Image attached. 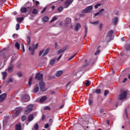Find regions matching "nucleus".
<instances>
[{
    "label": "nucleus",
    "mask_w": 130,
    "mask_h": 130,
    "mask_svg": "<svg viewBox=\"0 0 130 130\" xmlns=\"http://www.w3.org/2000/svg\"><path fill=\"white\" fill-rule=\"evenodd\" d=\"M21 111L22 108L19 107L16 108L12 113L13 117H16V116H18Z\"/></svg>",
    "instance_id": "f257e3e1"
},
{
    "label": "nucleus",
    "mask_w": 130,
    "mask_h": 130,
    "mask_svg": "<svg viewBox=\"0 0 130 130\" xmlns=\"http://www.w3.org/2000/svg\"><path fill=\"white\" fill-rule=\"evenodd\" d=\"M50 49V48H48L45 50H42L40 51V53L39 54V56H41V55H42V56H45L47 55V54H48V53L49 52ZM42 54H43V55H42Z\"/></svg>",
    "instance_id": "f03ea898"
},
{
    "label": "nucleus",
    "mask_w": 130,
    "mask_h": 130,
    "mask_svg": "<svg viewBox=\"0 0 130 130\" xmlns=\"http://www.w3.org/2000/svg\"><path fill=\"white\" fill-rule=\"evenodd\" d=\"M32 110H33V105H28L26 109L24 111V114H29Z\"/></svg>",
    "instance_id": "7ed1b4c3"
},
{
    "label": "nucleus",
    "mask_w": 130,
    "mask_h": 130,
    "mask_svg": "<svg viewBox=\"0 0 130 130\" xmlns=\"http://www.w3.org/2000/svg\"><path fill=\"white\" fill-rule=\"evenodd\" d=\"M126 94L127 92L125 91H122V90H121V93L119 95V100H122V99H124L125 97H126Z\"/></svg>",
    "instance_id": "20e7f679"
},
{
    "label": "nucleus",
    "mask_w": 130,
    "mask_h": 130,
    "mask_svg": "<svg viewBox=\"0 0 130 130\" xmlns=\"http://www.w3.org/2000/svg\"><path fill=\"white\" fill-rule=\"evenodd\" d=\"M29 100L30 96H29L28 94L24 95L21 97V101H22V102H28Z\"/></svg>",
    "instance_id": "39448f33"
},
{
    "label": "nucleus",
    "mask_w": 130,
    "mask_h": 130,
    "mask_svg": "<svg viewBox=\"0 0 130 130\" xmlns=\"http://www.w3.org/2000/svg\"><path fill=\"white\" fill-rule=\"evenodd\" d=\"M39 86L41 91H46V88H45V83H44L43 81L40 82Z\"/></svg>",
    "instance_id": "423d86ee"
},
{
    "label": "nucleus",
    "mask_w": 130,
    "mask_h": 130,
    "mask_svg": "<svg viewBox=\"0 0 130 130\" xmlns=\"http://www.w3.org/2000/svg\"><path fill=\"white\" fill-rule=\"evenodd\" d=\"M36 79L41 81V80H43V74L41 73H38L36 76Z\"/></svg>",
    "instance_id": "0eeeda50"
},
{
    "label": "nucleus",
    "mask_w": 130,
    "mask_h": 130,
    "mask_svg": "<svg viewBox=\"0 0 130 130\" xmlns=\"http://www.w3.org/2000/svg\"><path fill=\"white\" fill-rule=\"evenodd\" d=\"M73 2H74V0H67L65 2V8H69Z\"/></svg>",
    "instance_id": "6e6552de"
},
{
    "label": "nucleus",
    "mask_w": 130,
    "mask_h": 130,
    "mask_svg": "<svg viewBox=\"0 0 130 130\" xmlns=\"http://www.w3.org/2000/svg\"><path fill=\"white\" fill-rule=\"evenodd\" d=\"M93 9V6H90L86 8L85 10H83V13H89Z\"/></svg>",
    "instance_id": "1a4fd4ad"
},
{
    "label": "nucleus",
    "mask_w": 130,
    "mask_h": 130,
    "mask_svg": "<svg viewBox=\"0 0 130 130\" xmlns=\"http://www.w3.org/2000/svg\"><path fill=\"white\" fill-rule=\"evenodd\" d=\"M62 74H63V71H62V70H59L56 72L55 76L56 77H60V76H61Z\"/></svg>",
    "instance_id": "9d476101"
},
{
    "label": "nucleus",
    "mask_w": 130,
    "mask_h": 130,
    "mask_svg": "<svg viewBox=\"0 0 130 130\" xmlns=\"http://www.w3.org/2000/svg\"><path fill=\"white\" fill-rule=\"evenodd\" d=\"M6 98H7V94L6 93L2 94L1 95H0V102L4 101V100H5Z\"/></svg>",
    "instance_id": "9b49d317"
},
{
    "label": "nucleus",
    "mask_w": 130,
    "mask_h": 130,
    "mask_svg": "<svg viewBox=\"0 0 130 130\" xmlns=\"http://www.w3.org/2000/svg\"><path fill=\"white\" fill-rule=\"evenodd\" d=\"M32 46L34 48H32L31 52V54L33 55V54H34V50L37 49V48H38V43L36 44L35 47H34V45H32Z\"/></svg>",
    "instance_id": "f8f14e48"
},
{
    "label": "nucleus",
    "mask_w": 130,
    "mask_h": 130,
    "mask_svg": "<svg viewBox=\"0 0 130 130\" xmlns=\"http://www.w3.org/2000/svg\"><path fill=\"white\" fill-rule=\"evenodd\" d=\"M34 119V117L33 115H29L28 117V122H30V121H32Z\"/></svg>",
    "instance_id": "ddd939ff"
},
{
    "label": "nucleus",
    "mask_w": 130,
    "mask_h": 130,
    "mask_svg": "<svg viewBox=\"0 0 130 130\" xmlns=\"http://www.w3.org/2000/svg\"><path fill=\"white\" fill-rule=\"evenodd\" d=\"M118 22V17H115L113 19V23L114 25H117V23Z\"/></svg>",
    "instance_id": "4468645a"
},
{
    "label": "nucleus",
    "mask_w": 130,
    "mask_h": 130,
    "mask_svg": "<svg viewBox=\"0 0 130 130\" xmlns=\"http://www.w3.org/2000/svg\"><path fill=\"white\" fill-rule=\"evenodd\" d=\"M113 34V30H110L108 33L107 37H109V39L111 38V36H112Z\"/></svg>",
    "instance_id": "2eb2a0df"
},
{
    "label": "nucleus",
    "mask_w": 130,
    "mask_h": 130,
    "mask_svg": "<svg viewBox=\"0 0 130 130\" xmlns=\"http://www.w3.org/2000/svg\"><path fill=\"white\" fill-rule=\"evenodd\" d=\"M46 99H47V97L46 96L42 97L40 100V103H42L43 102H44L45 100H46Z\"/></svg>",
    "instance_id": "dca6fc26"
},
{
    "label": "nucleus",
    "mask_w": 130,
    "mask_h": 130,
    "mask_svg": "<svg viewBox=\"0 0 130 130\" xmlns=\"http://www.w3.org/2000/svg\"><path fill=\"white\" fill-rule=\"evenodd\" d=\"M13 68H14V65H11L9 67L8 69L9 73H12V72H13Z\"/></svg>",
    "instance_id": "f3484780"
},
{
    "label": "nucleus",
    "mask_w": 130,
    "mask_h": 130,
    "mask_svg": "<svg viewBox=\"0 0 130 130\" xmlns=\"http://www.w3.org/2000/svg\"><path fill=\"white\" fill-rule=\"evenodd\" d=\"M21 128H22V127L21 126V124L20 123H19L18 124H17L15 126V129L16 130H21Z\"/></svg>",
    "instance_id": "a211bd4d"
},
{
    "label": "nucleus",
    "mask_w": 130,
    "mask_h": 130,
    "mask_svg": "<svg viewBox=\"0 0 130 130\" xmlns=\"http://www.w3.org/2000/svg\"><path fill=\"white\" fill-rule=\"evenodd\" d=\"M2 57L4 58V59L7 60L9 58V55L8 54H3L2 55Z\"/></svg>",
    "instance_id": "6ab92c4d"
},
{
    "label": "nucleus",
    "mask_w": 130,
    "mask_h": 130,
    "mask_svg": "<svg viewBox=\"0 0 130 130\" xmlns=\"http://www.w3.org/2000/svg\"><path fill=\"white\" fill-rule=\"evenodd\" d=\"M25 6L27 9H29V8H31V7L32 6V3H31L30 2H28L25 4Z\"/></svg>",
    "instance_id": "aec40b11"
},
{
    "label": "nucleus",
    "mask_w": 130,
    "mask_h": 130,
    "mask_svg": "<svg viewBox=\"0 0 130 130\" xmlns=\"http://www.w3.org/2000/svg\"><path fill=\"white\" fill-rule=\"evenodd\" d=\"M80 28H81V24H80L79 23H77L75 28L76 31H79V29H80Z\"/></svg>",
    "instance_id": "412c9836"
},
{
    "label": "nucleus",
    "mask_w": 130,
    "mask_h": 130,
    "mask_svg": "<svg viewBox=\"0 0 130 130\" xmlns=\"http://www.w3.org/2000/svg\"><path fill=\"white\" fill-rule=\"evenodd\" d=\"M56 60V58H54L52 59L50 61V64L51 65L54 64V63L55 62Z\"/></svg>",
    "instance_id": "4be33fe9"
},
{
    "label": "nucleus",
    "mask_w": 130,
    "mask_h": 130,
    "mask_svg": "<svg viewBox=\"0 0 130 130\" xmlns=\"http://www.w3.org/2000/svg\"><path fill=\"white\" fill-rule=\"evenodd\" d=\"M20 11L21 13H27V9L25 7L21 8Z\"/></svg>",
    "instance_id": "5701e85b"
},
{
    "label": "nucleus",
    "mask_w": 130,
    "mask_h": 130,
    "mask_svg": "<svg viewBox=\"0 0 130 130\" xmlns=\"http://www.w3.org/2000/svg\"><path fill=\"white\" fill-rule=\"evenodd\" d=\"M48 20H49V18H48L47 16H45L42 18V21L43 22H47Z\"/></svg>",
    "instance_id": "b1692460"
},
{
    "label": "nucleus",
    "mask_w": 130,
    "mask_h": 130,
    "mask_svg": "<svg viewBox=\"0 0 130 130\" xmlns=\"http://www.w3.org/2000/svg\"><path fill=\"white\" fill-rule=\"evenodd\" d=\"M39 91V87L38 86L36 87L33 90V93H37Z\"/></svg>",
    "instance_id": "393cba45"
},
{
    "label": "nucleus",
    "mask_w": 130,
    "mask_h": 130,
    "mask_svg": "<svg viewBox=\"0 0 130 130\" xmlns=\"http://www.w3.org/2000/svg\"><path fill=\"white\" fill-rule=\"evenodd\" d=\"M31 42V39L30 38V37L28 36L27 37V43L28 45H30V43Z\"/></svg>",
    "instance_id": "a878e982"
},
{
    "label": "nucleus",
    "mask_w": 130,
    "mask_h": 130,
    "mask_svg": "<svg viewBox=\"0 0 130 130\" xmlns=\"http://www.w3.org/2000/svg\"><path fill=\"white\" fill-rule=\"evenodd\" d=\"M2 75L3 76V80H5V79H6V78H7V72H3Z\"/></svg>",
    "instance_id": "bb28decb"
},
{
    "label": "nucleus",
    "mask_w": 130,
    "mask_h": 130,
    "mask_svg": "<svg viewBox=\"0 0 130 130\" xmlns=\"http://www.w3.org/2000/svg\"><path fill=\"white\" fill-rule=\"evenodd\" d=\"M64 50H66L65 48H64L63 49H61L60 50L58 51V54H60V53H62V52H63L64 51Z\"/></svg>",
    "instance_id": "cd10ccee"
},
{
    "label": "nucleus",
    "mask_w": 130,
    "mask_h": 130,
    "mask_svg": "<svg viewBox=\"0 0 130 130\" xmlns=\"http://www.w3.org/2000/svg\"><path fill=\"white\" fill-rule=\"evenodd\" d=\"M66 21L67 22V24H71L72 22V19L70 18H67L66 19Z\"/></svg>",
    "instance_id": "c85d7f7f"
},
{
    "label": "nucleus",
    "mask_w": 130,
    "mask_h": 130,
    "mask_svg": "<svg viewBox=\"0 0 130 130\" xmlns=\"http://www.w3.org/2000/svg\"><path fill=\"white\" fill-rule=\"evenodd\" d=\"M16 20L18 22H21V21H23V20H24V18L23 17L17 18Z\"/></svg>",
    "instance_id": "c756f323"
},
{
    "label": "nucleus",
    "mask_w": 130,
    "mask_h": 130,
    "mask_svg": "<svg viewBox=\"0 0 130 130\" xmlns=\"http://www.w3.org/2000/svg\"><path fill=\"white\" fill-rule=\"evenodd\" d=\"M56 20H57V17L56 16H54L50 21V23L52 22H54V21H56Z\"/></svg>",
    "instance_id": "7c9ffc66"
},
{
    "label": "nucleus",
    "mask_w": 130,
    "mask_h": 130,
    "mask_svg": "<svg viewBox=\"0 0 130 130\" xmlns=\"http://www.w3.org/2000/svg\"><path fill=\"white\" fill-rule=\"evenodd\" d=\"M15 47H16L17 49H20V44L16 42L15 44Z\"/></svg>",
    "instance_id": "2f4dec72"
},
{
    "label": "nucleus",
    "mask_w": 130,
    "mask_h": 130,
    "mask_svg": "<svg viewBox=\"0 0 130 130\" xmlns=\"http://www.w3.org/2000/svg\"><path fill=\"white\" fill-rule=\"evenodd\" d=\"M35 129L38 130V128L39 127V125H38V124L36 123L34 126Z\"/></svg>",
    "instance_id": "473e14b6"
},
{
    "label": "nucleus",
    "mask_w": 130,
    "mask_h": 130,
    "mask_svg": "<svg viewBox=\"0 0 130 130\" xmlns=\"http://www.w3.org/2000/svg\"><path fill=\"white\" fill-rule=\"evenodd\" d=\"M90 84H91V82H90V81L87 80L86 82L85 83L86 87H88Z\"/></svg>",
    "instance_id": "72a5a7b5"
},
{
    "label": "nucleus",
    "mask_w": 130,
    "mask_h": 130,
    "mask_svg": "<svg viewBox=\"0 0 130 130\" xmlns=\"http://www.w3.org/2000/svg\"><path fill=\"white\" fill-rule=\"evenodd\" d=\"M76 55H77V53L74 54L73 55H72L71 57H69L68 58V60H71V59H73V58H74V57H75V56H76Z\"/></svg>",
    "instance_id": "f704fd0d"
},
{
    "label": "nucleus",
    "mask_w": 130,
    "mask_h": 130,
    "mask_svg": "<svg viewBox=\"0 0 130 130\" xmlns=\"http://www.w3.org/2000/svg\"><path fill=\"white\" fill-rule=\"evenodd\" d=\"M63 10V8L62 7H60L58 8V12L60 13V12H62Z\"/></svg>",
    "instance_id": "c9c22d12"
},
{
    "label": "nucleus",
    "mask_w": 130,
    "mask_h": 130,
    "mask_svg": "<svg viewBox=\"0 0 130 130\" xmlns=\"http://www.w3.org/2000/svg\"><path fill=\"white\" fill-rule=\"evenodd\" d=\"M101 4L100 3H99L98 4H96L95 6H94V8L95 9H98V8H99V7H101Z\"/></svg>",
    "instance_id": "e433bc0d"
},
{
    "label": "nucleus",
    "mask_w": 130,
    "mask_h": 130,
    "mask_svg": "<svg viewBox=\"0 0 130 130\" xmlns=\"http://www.w3.org/2000/svg\"><path fill=\"white\" fill-rule=\"evenodd\" d=\"M109 93V91L107 90H106L104 92V96H107L108 94Z\"/></svg>",
    "instance_id": "4c0bfd02"
},
{
    "label": "nucleus",
    "mask_w": 130,
    "mask_h": 130,
    "mask_svg": "<svg viewBox=\"0 0 130 130\" xmlns=\"http://www.w3.org/2000/svg\"><path fill=\"white\" fill-rule=\"evenodd\" d=\"M99 15H100V16H102V13H101L100 12V11L98 13H96L95 14H94V17H96L97 16H99Z\"/></svg>",
    "instance_id": "58836bf2"
},
{
    "label": "nucleus",
    "mask_w": 130,
    "mask_h": 130,
    "mask_svg": "<svg viewBox=\"0 0 130 130\" xmlns=\"http://www.w3.org/2000/svg\"><path fill=\"white\" fill-rule=\"evenodd\" d=\"M32 78L30 77L28 81V85L30 86L31 85V83L32 82Z\"/></svg>",
    "instance_id": "ea45409f"
},
{
    "label": "nucleus",
    "mask_w": 130,
    "mask_h": 130,
    "mask_svg": "<svg viewBox=\"0 0 130 130\" xmlns=\"http://www.w3.org/2000/svg\"><path fill=\"white\" fill-rule=\"evenodd\" d=\"M21 120L22 121H25L26 120V116H22L21 117Z\"/></svg>",
    "instance_id": "a19ab883"
},
{
    "label": "nucleus",
    "mask_w": 130,
    "mask_h": 130,
    "mask_svg": "<svg viewBox=\"0 0 130 130\" xmlns=\"http://www.w3.org/2000/svg\"><path fill=\"white\" fill-rule=\"evenodd\" d=\"M37 13H38V11H37V10L36 9H33V10H32L33 14H37Z\"/></svg>",
    "instance_id": "79ce46f5"
},
{
    "label": "nucleus",
    "mask_w": 130,
    "mask_h": 130,
    "mask_svg": "<svg viewBox=\"0 0 130 130\" xmlns=\"http://www.w3.org/2000/svg\"><path fill=\"white\" fill-rule=\"evenodd\" d=\"M20 28V24H17L16 25V30H18Z\"/></svg>",
    "instance_id": "37998d69"
},
{
    "label": "nucleus",
    "mask_w": 130,
    "mask_h": 130,
    "mask_svg": "<svg viewBox=\"0 0 130 130\" xmlns=\"http://www.w3.org/2000/svg\"><path fill=\"white\" fill-rule=\"evenodd\" d=\"M45 110H50V108L48 106H46L44 108Z\"/></svg>",
    "instance_id": "c03bdc74"
},
{
    "label": "nucleus",
    "mask_w": 130,
    "mask_h": 130,
    "mask_svg": "<svg viewBox=\"0 0 130 130\" xmlns=\"http://www.w3.org/2000/svg\"><path fill=\"white\" fill-rule=\"evenodd\" d=\"M85 37L87 36V32H88V28L87 26H85Z\"/></svg>",
    "instance_id": "a18cd8bd"
},
{
    "label": "nucleus",
    "mask_w": 130,
    "mask_h": 130,
    "mask_svg": "<svg viewBox=\"0 0 130 130\" xmlns=\"http://www.w3.org/2000/svg\"><path fill=\"white\" fill-rule=\"evenodd\" d=\"M95 92L98 94H100V93H101V90L100 89H98L95 90Z\"/></svg>",
    "instance_id": "49530a36"
},
{
    "label": "nucleus",
    "mask_w": 130,
    "mask_h": 130,
    "mask_svg": "<svg viewBox=\"0 0 130 130\" xmlns=\"http://www.w3.org/2000/svg\"><path fill=\"white\" fill-rule=\"evenodd\" d=\"M99 53H100V50H98L95 53H94L95 55H98V54H99Z\"/></svg>",
    "instance_id": "de8ad7c7"
},
{
    "label": "nucleus",
    "mask_w": 130,
    "mask_h": 130,
    "mask_svg": "<svg viewBox=\"0 0 130 130\" xmlns=\"http://www.w3.org/2000/svg\"><path fill=\"white\" fill-rule=\"evenodd\" d=\"M91 24H93V25H98V24H99V21L92 22Z\"/></svg>",
    "instance_id": "09e8293b"
},
{
    "label": "nucleus",
    "mask_w": 130,
    "mask_h": 130,
    "mask_svg": "<svg viewBox=\"0 0 130 130\" xmlns=\"http://www.w3.org/2000/svg\"><path fill=\"white\" fill-rule=\"evenodd\" d=\"M125 113L126 117L128 118V114H127V111H126V110H125Z\"/></svg>",
    "instance_id": "8fccbe9b"
},
{
    "label": "nucleus",
    "mask_w": 130,
    "mask_h": 130,
    "mask_svg": "<svg viewBox=\"0 0 130 130\" xmlns=\"http://www.w3.org/2000/svg\"><path fill=\"white\" fill-rule=\"evenodd\" d=\"M88 103H89V105H92V103H93V102L91 100H89Z\"/></svg>",
    "instance_id": "3c124183"
},
{
    "label": "nucleus",
    "mask_w": 130,
    "mask_h": 130,
    "mask_svg": "<svg viewBox=\"0 0 130 130\" xmlns=\"http://www.w3.org/2000/svg\"><path fill=\"white\" fill-rule=\"evenodd\" d=\"M22 52H25V47H24V44H22Z\"/></svg>",
    "instance_id": "603ef678"
},
{
    "label": "nucleus",
    "mask_w": 130,
    "mask_h": 130,
    "mask_svg": "<svg viewBox=\"0 0 130 130\" xmlns=\"http://www.w3.org/2000/svg\"><path fill=\"white\" fill-rule=\"evenodd\" d=\"M49 125L48 123H47V124H45L44 127H45V128H47L49 127Z\"/></svg>",
    "instance_id": "864d4df0"
},
{
    "label": "nucleus",
    "mask_w": 130,
    "mask_h": 130,
    "mask_svg": "<svg viewBox=\"0 0 130 130\" xmlns=\"http://www.w3.org/2000/svg\"><path fill=\"white\" fill-rule=\"evenodd\" d=\"M18 76L19 78H21V77H22V73H18Z\"/></svg>",
    "instance_id": "5fc2aeb1"
},
{
    "label": "nucleus",
    "mask_w": 130,
    "mask_h": 130,
    "mask_svg": "<svg viewBox=\"0 0 130 130\" xmlns=\"http://www.w3.org/2000/svg\"><path fill=\"white\" fill-rule=\"evenodd\" d=\"M62 56V55L61 54L60 55V56L56 59L57 60H59V59H60V58H61V57Z\"/></svg>",
    "instance_id": "6e6d98bb"
},
{
    "label": "nucleus",
    "mask_w": 130,
    "mask_h": 130,
    "mask_svg": "<svg viewBox=\"0 0 130 130\" xmlns=\"http://www.w3.org/2000/svg\"><path fill=\"white\" fill-rule=\"evenodd\" d=\"M103 27V24L102 23H101L100 25V29L101 30L102 29V27Z\"/></svg>",
    "instance_id": "4d7b16f0"
},
{
    "label": "nucleus",
    "mask_w": 130,
    "mask_h": 130,
    "mask_svg": "<svg viewBox=\"0 0 130 130\" xmlns=\"http://www.w3.org/2000/svg\"><path fill=\"white\" fill-rule=\"evenodd\" d=\"M13 82V79L12 78H10L8 81V83H12Z\"/></svg>",
    "instance_id": "13d9d810"
},
{
    "label": "nucleus",
    "mask_w": 130,
    "mask_h": 130,
    "mask_svg": "<svg viewBox=\"0 0 130 130\" xmlns=\"http://www.w3.org/2000/svg\"><path fill=\"white\" fill-rule=\"evenodd\" d=\"M45 11H46V8H45L43 9V10L41 12L42 14H43V13L44 12H45Z\"/></svg>",
    "instance_id": "bf43d9fd"
},
{
    "label": "nucleus",
    "mask_w": 130,
    "mask_h": 130,
    "mask_svg": "<svg viewBox=\"0 0 130 130\" xmlns=\"http://www.w3.org/2000/svg\"><path fill=\"white\" fill-rule=\"evenodd\" d=\"M126 81H127V79L124 78V80L122 81V82H123V83H125V82H126Z\"/></svg>",
    "instance_id": "052dcab7"
},
{
    "label": "nucleus",
    "mask_w": 130,
    "mask_h": 130,
    "mask_svg": "<svg viewBox=\"0 0 130 130\" xmlns=\"http://www.w3.org/2000/svg\"><path fill=\"white\" fill-rule=\"evenodd\" d=\"M99 12H100L101 14L102 12H104V9H102L101 10H100Z\"/></svg>",
    "instance_id": "680f3d73"
},
{
    "label": "nucleus",
    "mask_w": 130,
    "mask_h": 130,
    "mask_svg": "<svg viewBox=\"0 0 130 130\" xmlns=\"http://www.w3.org/2000/svg\"><path fill=\"white\" fill-rule=\"evenodd\" d=\"M44 118H45V116L44 115H43L42 116V120H44Z\"/></svg>",
    "instance_id": "e2e57ef3"
},
{
    "label": "nucleus",
    "mask_w": 130,
    "mask_h": 130,
    "mask_svg": "<svg viewBox=\"0 0 130 130\" xmlns=\"http://www.w3.org/2000/svg\"><path fill=\"white\" fill-rule=\"evenodd\" d=\"M36 6H38V5H39V2L36 1Z\"/></svg>",
    "instance_id": "0e129e2a"
},
{
    "label": "nucleus",
    "mask_w": 130,
    "mask_h": 130,
    "mask_svg": "<svg viewBox=\"0 0 130 130\" xmlns=\"http://www.w3.org/2000/svg\"><path fill=\"white\" fill-rule=\"evenodd\" d=\"M51 9H52V10H54V9H55V7L54 6H53L52 7H51Z\"/></svg>",
    "instance_id": "69168bd1"
},
{
    "label": "nucleus",
    "mask_w": 130,
    "mask_h": 130,
    "mask_svg": "<svg viewBox=\"0 0 130 130\" xmlns=\"http://www.w3.org/2000/svg\"><path fill=\"white\" fill-rule=\"evenodd\" d=\"M28 50H29V51H31V50H32V47H29Z\"/></svg>",
    "instance_id": "338daca9"
},
{
    "label": "nucleus",
    "mask_w": 130,
    "mask_h": 130,
    "mask_svg": "<svg viewBox=\"0 0 130 130\" xmlns=\"http://www.w3.org/2000/svg\"><path fill=\"white\" fill-rule=\"evenodd\" d=\"M128 78L130 80V74L128 75Z\"/></svg>",
    "instance_id": "774afa93"
}]
</instances>
